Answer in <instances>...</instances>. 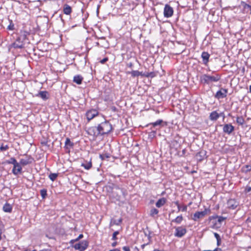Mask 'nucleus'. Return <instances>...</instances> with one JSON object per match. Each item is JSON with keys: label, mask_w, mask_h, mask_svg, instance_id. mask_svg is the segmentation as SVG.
<instances>
[{"label": "nucleus", "mask_w": 251, "mask_h": 251, "mask_svg": "<svg viewBox=\"0 0 251 251\" xmlns=\"http://www.w3.org/2000/svg\"><path fill=\"white\" fill-rule=\"evenodd\" d=\"M27 32H21L15 41L10 45V48L15 49H22L24 48L27 41Z\"/></svg>", "instance_id": "f257e3e1"}, {"label": "nucleus", "mask_w": 251, "mask_h": 251, "mask_svg": "<svg viewBox=\"0 0 251 251\" xmlns=\"http://www.w3.org/2000/svg\"><path fill=\"white\" fill-rule=\"evenodd\" d=\"M98 127L100 135L108 134L113 129L112 125L108 121L102 122L98 125Z\"/></svg>", "instance_id": "f03ea898"}, {"label": "nucleus", "mask_w": 251, "mask_h": 251, "mask_svg": "<svg viewBox=\"0 0 251 251\" xmlns=\"http://www.w3.org/2000/svg\"><path fill=\"white\" fill-rule=\"evenodd\" d=\"M226 202L224 203V206L226 208L234 209L239 205L238 202H237L234 199H229L227 200L226 199Z\"/></svg>", "instance_id": "7ed1b4c3"}, {"label": "nucleus", "mask_w": 251, "mask_h": 251, "mask_svg": "<svg viewBox=\"0 0 251 251\" xmlns=\"http://www.w3.org/2000/svg\"><path fill=\"white\" fill-rule=\"evenodd\" d=\"M88 246V243L86 240H83L78 243L75 244L73 247L79 251H84Z\"/></svg>", "instance_id": "20e7f679"}, {"label": "nucleus", "mask_w": 251, "mask_h": 251, "mask_svg": "<svg viewBox=\"0 0 251 251\" xmlns=\"http://www.w3.org/2000/svg\"><path fill=\"white\" fill-rule=\"evenodd\" d=\"M87 132L89 135L93 136V137H97L100 135L98 126L97 127L92 126L88 128Z\"/></svg>", "instance_id": "39448f33"}, {"label": "nucleus", "mask_w": 251, "mask_h": 251, "mask_svg": "<svg viewBox=\"0 0 251 251\" xmlns=\"http://www.w3.org/2000/svg\"><path fill=\"white\" fill-rule=\"evenodd\" d=\"M207 210L205 209L202 211H197L194 214L192 219L195 221H198L200 219L203 218L207 214Z\"/></svg>", "instance_id": "423d86ee"}, {"label": "nucleus", "mask_w": 251, "mask_h": 251, "mask_svg": "<svg viewBox=\"0 0 251 251\" xmlns=\"http://www.w3.org/2000/svg\"><path fill=\"white\" fill-rule=\"evenodd\" d=\"M163 13L165 17H171L174 13L173 8L170 5L167 4L165 5Z\"/></svg>", "instance_id": "0eeeda50"}, {"label": "nucleus", "mask_w": 251, "mask_h": 251, "mask_svg": "<svg viewBox=\"0 0 251 251\" xmlns=\"http://www.w3.org/2000/svg\"><path fill=\"white\" fill-rule=\"evenodd\" d=\"M186 229L182 226H178L175 228V236L177 237L181 238L183 237L186 233Z\"/></svg>", "instance_id": "6e6552de"}, {"label": "nucleus", "mask_w": 251, "mask_h": 251, "mask_svg": "<svg viewBox=\"0 0 251 251\" xmlns=\"http://www.w3.org/2000/svg\"><path fill=\"white\" fill-rule=\"evenodd\" d=\"M211 227L212 228H218L220 225V217L216 216L210 217Z\"/></svg>", "instance_id": "1a4fd4ad"}, {"label": "nucleus", "mask_w": 251, "mask_h": 251, "mask_svg": "<svg viewBox=\"0 0 251 251\" xmlns=\"http://www.w3.org/2000/svg\"><path fill=\"white\" fill-rule=\"evenodd\" d=\"M167 125L166 122H164L162 120L159 119L157 120L155 122L151 123L147 125V126H151V129H152V128H155L157 126L161 127L163 126H166Z\"/></svg>", "instance_id": "9d476101"}, {"label": "nucleus", "mask_w": 251, "mask_h": 251, "mask_svg": "<svg viewBox=\"0 0 251 251\" xmlns=\"http://www.w3.org/2000/svg\"><path fill=\"white\" fill-rule=\"evenodd\" d=\"M223 132L228 135H230L234 130V127L231 124H225L223 128Z\"/></svg>", "instance_id": "9b49d317"}, {"label": "nucleus", "mask_w": 251, "mask_h": 251, "mask_svg": "<svg viewBox=\"0 0 251 251\" xmlns=\"http://www.w3.org/2000/svg\"><path fill=\"white\" fill-rule=\"evenodd\" d=\"M99 114L98 111L95 109H91L88 111L86 113V116L88 121H90Z\"/></svg>", "instance_id": "f8f14e48"}, {"label": "nucleus", "mask_w": 251, "mask_h": 251, "mask_svg": "<svg viewBox=\"0 0 251 251\" xmlns=\"http://www.w3.org/2000/svg\"><path fill=\"white\" fill-rule=\"evenodd\" d=\"M206 158V151L201 150L198 152L196 155V158L198 161L201 162Z\"/></svg>", "instance_id": "ddd939ff"}, {"label": "nucleus", "mask_w": 251, "mask_h": 251, "mask_svg": "<svg viewBox=\"0 0 251 251\" xmlns=\"http://www.w3.org/2000/svg\"><path fill=\"white\" fill-rule=\"evenodd\" d=\"M22 171V167L18 162L17 163V164L13 166V168L12 171V173L16 176L21 174Z\"/></svg>", "instance_id": "4468645a"}, {"label": "nucleus", "mask_w": 251, "mask_h": 251, "mask_svg": "<svg viewBox=\"0 0 251 251\" xmlns=\"http://www.w3.org/2000/svg\"><path fill=\"white\" fill-rule=\"evenodd\" d=\"M36 97H40L44 100L48 99V92L47 91H40L38 94H36Z\"/></svg>", "instance_id": "2eb2a0df"}, {"label": "nucleus", "mask_w": 251, "mask_h": 251, "mask_svg": "<svg viewBox=\"0 0 251 251\" xmlns=\"http://www.w3.org/2000/svg\"><path fill=\"white\" fill-rule=\"evenodd\" d=\"M32 162V158L31 157H26L25 158H22L20 161V164L23 166H25L31 163Z\"/></svg>", "instance_id": "dca6fc26"}, {"label": "nucleus", "mask_w": 251, "mask_h": 251, "mask_svg": "<svg viewBox=\"0 0 251 251\" xmlns=\"http://www.w3.org/2000/svg\"><path fill=\"white\" fill-rule=\"evenodd\" d=\"M201 56L202 58L203 64H206L209 61V54L207 52L203 51L202 52Z\"/></svg>", "instance_id": "f3484780"}, {"label": "nucleus", "mask_w": 251, "mask_h": 251, "mask_svg": "<svg viewBox=\"0 0 251 251\" xmlns=\"http://www.w3.org/2000/svg\"><path fill=\"white\" fill-rule=\"evenodd\" d=\"M166 201L167 200L165 198H162L157 201L155 205L157 207L160 208L165 204Z\"/></svg>", "instance_id": "a211bd4d"}, {"label": "nucleus", "mask_w": 251, "mask_h": 251, "mask_svg": "<svg viewBox=\"0 0 251 251\" xmlns=\"http://www.w3.org/2000/svg\"><path fill=\"white\" fill-rule=\"evenodd\" d=\"M83 79V77L80 75H76L74 76L73 81L77 84H80Z\"/></svg>", "instance_id": "6ab92c4d"}, {"label": "nucleus", "mask_w": 251, "mask_h": 251, "mask_svg": "<svg viewBox=\"0 0 251 251\" xmlns=\"http://www.w3.org/2000/svg\"><path fill=\"white\" fill-rule=\"evenodd\" d=\"M2 209L5 212L10 213L12 210V206L10 204L6 202L3 205Z\"/></svg>", "instance_id": "aec40b11"}, {"label": "nucleus", "mask_w": 251, "mask_h": 251, "mask_svg": "<svg viewBox=\"0 0 251 251\" xmlns=\"http://www.w3.org/2000/svg\"><path fill=\"white\" fill-rule=\"evenodd\" d=\"M241 5L243 7V10L246 13L249 12L250 10L251 9V5L247 4L244 1H241Z\"/></svg>", "instance_id": "412c9836"}, {"label": "nucleus", "mask_w": 251, "mask_h": 251, "mask_svg": "<svg viewBox=\"0 0 251 251\" xmlns=\"http://www.w3.org/2000/svg\"><path fill=\"white\" fill-rule=\"evenodd\" d=\"M63 12L65 14L70 15L72 12V8L68 4H65L63 7Z\"/></svg>", "instance_id": "4be33fe9"}, {"label": "nucleus", "mask_w": 251, "mask_h": 251, "mask_svg": "<svg viewBox=\"0 0 251 251\" xmlns=\"http://www.w3.org/2000/svg\"><path fill=\"white\" fill-rule=\"evenodd\" d=\"M211 76L204 75L201 77V81L204 83H208L211 82Z\"/></svg>", "instance_id": "5701e85b"}, {"label": "nucleus", "mask_w": 251, "mask_h": 251, "mask_svg": "<svg viewBox=\"0 0 251 251\" xmlns=\"http://www.w3.org/2000/svg\"><path fill=\"white\" fill-rule=\"evenodd\" d=\"M81 166L83 167L86 170H89L92 166V162L91 161H86L85 163H82Z\"/></svg>", "instance_id": "b1692460"}, {"label": "nucleus", "mask_w": 251, "mask_h": 251, "mask_svg": "<svg viewBox=\"0 0 251 251\" xmlns=\"http://www.w3.org/2000/svg\"><path fill=\"white\" fill-rule=\"evenodd\" d=\"M219 117V114L216 111L212 112L210 115V119L211 120H216Z\"/></svg>", "instance_id": "393cba45"}, {"label": "nucleus", "mask_w": 251, "mask_h": 251, "mask_svg": "<svg viewBox=\"0 0 251 251\" xmlns=\"http://www.w3.org/2000/svg\"><path fill=\"white\" fill-rule=\"evenodd\" d=\"M183 219V218L182 215L178 216L176 217L175 219L173 220L172 221V222H174L177 224H180L182 220Z\"/></svg>", "instance_id": "a878e982"}, {"label": "nucleus", "mask_w": 251, "mask_h": 251, "mask_svg": "<svg viewBox=\"0 0 251 251\" xmlns=\"http://www.w3.org/2000/svg\"><path fill=\"white\" fill-rule=\"evenodd\" d=\"M74 145V144L71 142L70 139L69 138H67L65 143V147L68 149V147H72Z\"/></svg>", "instance_id": "bb28decb"}, {"label": "nucleus", "mask_w": 251, "mask_h": 251, "mask_svg": "<svg viewBox=\"0 0 251 251\" xmlns=\"http://www.w3.org/2000/svg\"><path fill=\"white\" fill-rule=\"evenodd\" d=\"M131 76L133 77L136 76H139V75L143 76L142 72H140L138 71H132L130 73Z\"/></svg>", "instance_id": "cd10ccee"}, {"label": "nucleus", "mask_w": 251, "mask_h": 251, "mask_svg": "<svg viewBox=\"0 0 251 251\" xmlns=\"http://www.w3.org/2000/svg\"><path fill=\"white\" fill-rule=\"evenodd\" d=\"M6 163L7 164H13L14 166L17 164L18 162L14 157H11L9 160H6Z\"/></svg>", "instance_id": "c85d7f7f"}, {"label": "nucleus", "mask_w": 251, "mask_h": 251, "mask_svg": "<svg viewBox=\"0 0 251 251\" xmlns=\"http://www.w3.org/2000/svg\"><path fill=\"white\" fill-rule=\"evenodd\" d=\"M159 212V211L155 208H152L150 211V216L151 217H154L155 215H157Z\"/></svg>", "instance_id": "c756f323"}, {"label": "nucleus", "mask_w": 251, "mask_h": 251, "mask_svg": "<svg viewBox=\"0 0 251 251\" xmlns=\"http://www.w3.org/2000/svg\"><path fill=\"white\" fill-rule=\"evenodd\" d=\"M236 122L239 125H243L244 123V119L243 117H237L236 118Z\"/></svg>", "instance_id": "7c9ffc66"}, {"label": "nucleus", "mask_w": 251, "mask_h": 251, "mask_svg": "<svg viewBox=\"0 0 251 251\" xmlns=\"http://www.w3.org/2000/svg\"><path fill=\"white\" fill-rule=\"evenodd\" d=\"M227 90L226 89L221 88V98H225L226 96Z\"/></svg>", "instance_id": "2f4dec72"}, {"label": "nucleus", "mask_w": 251, "mask_h": 251, "mask_svg": "<svg viewBox=\"0 0 251 251\" xmlns=\"http://www.w3.org/2000/svg\"><path fill=\"white\" fill-rule=\"evenodd\" d=\"M40 194L42 199H45L47 196V191L45 189H43L40 190Z\"/></svg>", "instance_id": "473e14b6"}, {"label": "nucleus", "mask_w": 251, "mask_h": 251, "mask_svg": "<svg viewBox=\"0 0 251 251\" xmlns=\"http://www.w3.org/2000/svg\"><path fill=\"white\" fill-rule=\"evenodd\" d=\"M58 176V174H55V173H51L50 174V175H49V178L50 179L52 180V181H54L55 180V179L57 178Z\"/></svg>", "instance_id": "72a5a7b5"}, {"label": "nucleus", "mask_w": 251, "mask_h": 251, "mask_svg": "<svg viewBox=\"0 0 251 251\" xmlns=\"http://www.w3.org/2000/svg\"><path fill=\"white\" fill-rule=\"evenodd\" d=\"M9 149V146L8 145H4L2 144L1 146L0 147V151H5Z\"/></svg>", "instance_id": "f704fd0d"}, {"label": "nucleus", "mask_w": 251, "mask_h": 251, "mask_svg": "<svg viewBox=\"0 0 251 251\" xmlns=\"http://www.w3.org/2000/svg\"><path fill=\"white\" fill-rule=\"evenodd\" d=\"M122 222V219H120L118 221L114 220L113 222V223L112 222L110 223V226H112L113 225H119Z\"/></svg>", "instance_id": "c9c22d12"}, {"label": "nucleus", "mask_w": 251, "mask_h": 251, "mask_svg": "<svg viewBox=\"0 0 251 251\" xmlns=\"http://www.w3.org/2000/svg\"><path fill=\"white\" fill-rule=\"evenodd\" d=\"M110 155L108 153H104L103 154H100V157L101 158V160H104L105 158H109Z\"/></svg>", "instance_id": "e433bc0d"}, {"label": "nucleus", "mask_w": 251, "mask_h": 251, "mask_svg": "<svg viewBox=\"0 0 251 251\" xmlns=\"http://www.w3.org/2000/svg\"><path fill=\"white\" fill-rule=\"evenodd\" d=\"M7 29H8V30H14V25L12 23V20L10 21V23L9 25L7 26Z\"/></svg>", "instance_id": "4c0bfd02"}, {"label": "nucleus", "mask_w": 251, "mask_h": 251, "mask_svg": "<svg viewBox=\"0 0 251 251\" xmlns=\"http://www.w3.org/2000/svg\"><path fill=\"white\" fill-rule=\"evenodd\" d=\"M143 76H145L146 77H153L155 76V75H154V73L153 72H150V73H147L146 74H144Z\"/></svg>", "instance_id": "58836bf2"}, {"label": "nucleus", "mask_w": 251, "mask_h": 251, "mask_svg": "<svg viewBox=\"0 0 251 251\" xmlns=\"http://www.w3.org/2000/svg\"><path fill=\"white\" fill-rule=\"evenodd\" d=\"M119 233V232L118 231H115L112 235V240H117V235H118Z\"/></svg>", "instance_id": "ea45409f"}, {"label": "nucleus", "mask_w": 251, "mask_h": 251, "mask_svg": "<svg viewBox=\"0 0 251 251\" xmlns=\"http://www.w3.org/2000/svg\"><path fill=\"white\" fill-rule=\"evenodd\" d=\"M251 170V165H246L244 168V171L246 172H249Z\"/></svg>", "instance_id": "a19ab883"}, {"label": "nucleus", "mask_w": 251, "mask_h": 251, "mask_svg": "<svg viewBox=\"0 0 251 251\" xmlns=\"http://www.w3.org/2000/svg\"><path fill=\"white\" fill-rule=\"evenodd\" d=\"M214 235L217 239V245H218V246H219L220 245V236L217 233H214Z\"/></svg>", "instance_id": "79ce46f5"}, {"label": "nucleus", "mask_w": 251, "mask_h": 251, "mask_svg": "<svg viewBox=\"0 0 251 251\" xmlns=\"http://www.w3.org/2000/svg\"><path fill=\"white\" fill-rule=\"evenodd\" d=\"M187 206L185 205H183L182 206H180V210L183 212H185L187 211Z\"/></svg>", "instance_id": "37998d69"}, {"label": "nucleus", "mask_w": 251, "mask_h": 251, "mask_svg": "<svg viewBox=\"0 0 251 251\" xmlns=\"http://www.w3.org/2000/svg\"><path fill=\"white\" fill-rule=\"evenodd\" d=\"M156 134V130H152L150 133L149 135L152 136V137H155V135Z\"/></svg>", "instance_id": "c03bdc74"}, {"label": "nucleus", "mask_w": 251, "mask_h": 251, "mask_svg": "<svg viewBox=\"0 0 251 251\" xmlns=\"http://www.w3.org/2000/svg\"><path fill=\"white\" fill-rule=\"evenodd\" d=\"M211 81H217L219 80L218 78H217L214 76H211Z\"/></svg>", "instance_id": "a18cd8bd"}, {"label": "nucleus", "mask_w": 251, "mask_h": 251, "mask_svg": "<svg viewBox=\"0 0 251 251\" xmlns=\"http://www.w3.org/2000/svg\"><path fill=\"white\" fill-rule=\"evenodd\" d=\"M175 204L177 206L178 211H180V205H179L178 201H175Z\"/></svg>", "instance_id": "49530a36"}, {"label": "nucleus", "mask_w": 251, "mask_h": 251, "mask_svg": "<svg viewBox=\"0 0 251 251\" xmlns=\"http://www.w3.org/2000/svg\"><path fill=\"white\" fill-rule=\"evenodd\" d=\"M226 219V217L221 216V225H222L223 222Z\"/></svg>", "instance_id": "de8ad7c7"}, {"label": "nucleus", "mask_w": 251, "mask_h": 251, "mask_svg": "<svg viewBox=\"0 0 251 251\" xmlns=\"http://www.w3.org/2000/svg\"><path fill=\"white\" fill-rule=\"evenodd\" d=\"M123 250L124 251H130L129 248L128 247H127V246H124V247H123Z\"/></svg>", "instance_id": "09e8293b"}, {"label": "nucleus", "mask_w": 251, "mask_h": 251, "mask_svg": "<svg viewBox=\"0 0 251 251\" xmlns=\"http://www.w3.org/2000/svg\"><path fill=\"white\" fill-rule=\"evenodd\" d=\"M108 60V58L107 57H105V58H104L103 59H102L100 62L101 63V64H104L105 62H106Z\"/></svg>", "instance_id": "8fccbe9b"}, {"label": "nucleus", "mask_w": 251, "mask_h": 251, "mask_svg": "<svg viewBox=\"0 0 251 251\" xmlns=\"http://www.w3.org/2000/svg\"><path fill=\"white\" fill-rule=\"evenodd\" d=\"M83 237V235L82 234H80L78 237L75 239V241H77L79 239H81Z\"/></svg>", "instance_id": "3c124183"}, {"label": "nucleus", "mask_w": 251, "mask_h": 251, "mask_svg": "<svg viewBox=\"0 0 251 251\" xmlns=\"http://www.w3.org/2000/svg\"><path fill=\"white\" fill-rule=\"evenodd\" d=\"M216 97L218 99L220 98V90L218 91L216 94Z\"/></svg>", "instance_id": "603ef678"}, {"label": "nucleus", "mask_w": 251, "mask_h": 251, "mask_svg": "<svg viewBox=\"0 0 251 251\" xmlns=\"http://www.w3.org/2000/svg\"><path fill=\"white\" fill-rule=\"evenodd\" d=\"M59 18H60V20L62 21V22L63 23H64V20L63 19V18H62V15H59Z\"/></svg>", "instance_id": "864d4df0"}, {"label": "nucleus", "mask_w": 251, "mask_h": 251, "mask_svg": "<svg viewBox=\"0 0 251 251\" xmlns=\"http://www.w3.org/2000/svg\"><path fill=\"white\" fill-rule=\"evenodd\" d=\"M116 200L118 201H121V197L120 196H117Z\"/></svg>", "instance_id": "5fc2aeb1"}, {"label": "nucleus", "mask_w": 251, "mask_h": 251, "mask_svg": "<svg viewBox=\"0 0 251 251\" xmlns=\"http://www.w3.org/2000/svg\"><path fill=\"white\" fill-rule=\"evenodd\" d=\"M109 251H121L119 249H114Z\"/></svg>", "instance_id": "6e6d98bb"}, {"label": "nucleus", "mask_w": 251, "mask_h": 251, "mask_svg": "<svg viewBox=\"0 0 251 251\" xmlns=\"http://www.w3.org/2000/svg\"><path fill=\"white\" fill-rule=\"evenodd\" d=\"M117 244V242H113L112 244V247H115Z\"/></svg>", "instance_id": "4d7b16f0"}, {"label": "nucleus", "mask_w": 251, "mask_h": 251, "mask_svg": "<svg viewBox=\"0 0 251 251\" xmlns=\"http://www.w3.org/2000/svg\"><path fill=\"white\" fill-rule=\"evenodd\" d=\"M75 242H76V241H75V239H74L71 240L70 243L71 244H73Z\"/></svg>", "instance_id": "13d9d810"}, {"label": "nucleus", "mask_w": 251, "mask_h": 251, "mask_svg": "<svg viewBox=\"0 0 251 251\" xmlns=\"http://www.w3.org/2000/svg\"><path fill=\"white\" fill-rule=\"evenodd\" d=\"M245 251H251V247H248L247 249H245Z\"/></svg>", "instance_id": "bf43d9fd"}, {"label": "nucleus", "mask_w": 251, "mask_h": 251, "mask_svg": "<svg viewBox=\"0 0 251 251\" xmlns=\"http://www.w3.org/2000/svg\"><path fill=\"white\" fill-rule=\"evenodd\" d=\"M221 117H223L224 118H225V116L223 112H221L220 114Z\"/></svg>", "instance_id": "052dcab7"}, {"label": "nucleus", "mask_w": 251, "mask_h": 251, "mask_svg": "<svg viewBox=\"0 0 251 251\" xmlns=\"http://www.w3.org/2000/svg\"><path fill=\"white\" fill-rule=\"evenodd\" d=\"M40 251H50L49 249H44L42 250H41Z\"/></svg>", "instance_id": "680f3d73"}, {"label": "nucleus", "mask_w": 251, "mask_h": 251, "mask_svg": "<svg viewBox=\"0 0 251 251\" xmlns=\"http://www.w3.org/2000/svg\"><path fill=\"white\" fill-rule=\"evenodd\" d=\"M118 189L120 191L121 193L124 194L123 191V190L122 189H120L119 188H118Z\"/></svg>", "instance_id": "e2e57ef3"}, {"label": "nucleus", "mask_w": 251, "mask_h": 251, "mask_svg": "<svg viewBox=\"0 0 251 251\" xmlns=\"http://www.w3.org/2000/svg\"><path fill=\"white\" fill-rule=\"evenodd\" d=\"M249 89H250V92L251 93V85L250 86Z\"/></svg>", "instance_id": "0e129e2a"}, {"label": "nucleus", "mask_w": 251, "mask_h": 251, "mask_svg": "<svg viewBox=\"0 0 251 251\" xmlns=\"http://www.w3.org/2000/svg\"><path fill=\"white\" fill-rule=\"evenodd\" d=\"M153 251H161L158 250H157V249H155V250H154Z\"/></svg>", "instance_id": "69168bd1"}, {"label": "nucleus", "mask_w": 251, "mask_h": 251, "mask_svg": "<svg viewBox=\"0 0 251 251\" xmlns=\"http://www.w3.org/2000/svg\"><path fill=\"white\" fill-rule=\"evenodd\" d=\"M222 201H223V202H225L224 199H223V198H222Z\"/></svg>", "instance_id": "338daca9"}, {"label": "nucleus", "mask_w": 251, "mask_h": 251, "mask_svg": "<svg viewBox=\"0 0 251 251\" xmlns=\"http://www.w3.org/2000/svg\"><path fill=\"white\" fill-rule=\"evenodd\" d=\"M249 12H250V14H251V9L250 10Z\"/></svg>", "instance_id": "774afa93"}]
</instances>
